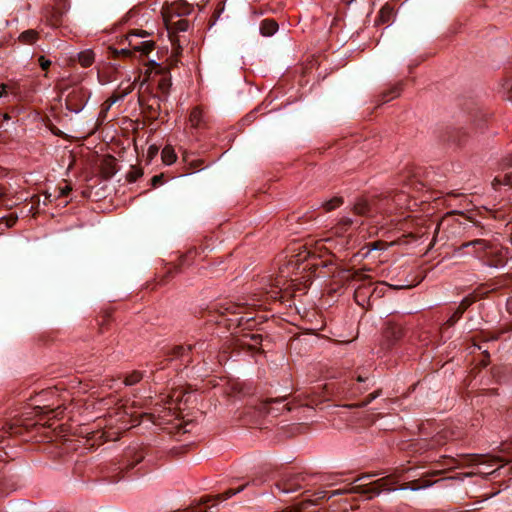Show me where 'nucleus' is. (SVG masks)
<instances>
[{"mask_svg": "<svg viewBox=\"0 0 512 512\" xmlns=\"http://www.w3.org/2000/svg\"><path fill=\"white\" fill-rule=\"evenodd\" d=\"M165 24L167 27V30L170 33H178V32H184L187 31L189 27V22L186 19H178L174 21L172 18L166 19Z\"/></svg>", "mask_w": 512, "mask_h": 512, "instance_id": "obj_21", "label": "nucleus"}, {"mask_svg": "<svg viewBox=\"0 0 512 512\" xmlns=\"http://www.w3.org/2000/svg\"><path fill=\"white\" fill-rule=\"evenodd\" d=\"M510 278V276L508 274H504V275H501L498 279H497V283L500 284V285H503L504 282Z\"/></svg>", "mask_w": 512, "mask_h": 512, "instance_id": "obj_53", "label": "nucleus"}, {"mask_svg": "<svg viewBox=\"0 0 512 512\" xmlns=\"http://www.w3.org/2000/svg\"><path fill=\"white\" fill-rule=\"evenodd\" d=\"M401 87L399 85H395L391 87L389 90L384 91L381 94V101L382 103L388 102L394 97H397L400 94Z\"/></svg>", "mask_w": 512, "mask_h": 512, "instance_id": "obj_30", "label": "nucleus"}, {"mask_svg": "<svg viewBox=\"0 0 512 512\" xmlns=\"http://www.w3.org/2000/svg\"><path fill=\"white\" fill-rule=\"evenodd\" d=\"M74 435H76V434L72 433L70 427H68V425L66 424V434H65V437H66V453L68 451H70V450H76V446L73 444L74 440L70 439V436H74Z\"/></svg>", "mask_w": 512, "mask_h": 512, "instance_id": "obj_39", "label": "nucleus"}, {"mask_svg": "<svg viewBox=\"0 0 512 512\" xmlns=\"http://www.w3.org/2000/svg\"><path fill=\"white\" fill-rule=\"evenodd\" d=\"M474 248L476 257L486 266L491 268H503L507 265L510 256V249L500 244H492L483 239H475L465 242L462 248Z\"/></svg>", "mask_w": 512, "mask_h": 512, "instance_id": "obj_4", "label": "nucleus"}, {"mask_svg": "<svg viewBox=\"0 0 512 512\" xmlns=\"http://www.w3.org/2000/svg\"><path fill=\"white\" fill-rule=\"evenodd\" d=\"M462 134H464V133L461 131L449 130L446 133V136L443 138V141L461 143L460 135H462Z\"/></svg>", "mask_w": 512, "mask_h": 512, "instance_id": "obj_37", "label": "nucleus"}, {"mask_svg": "<svg viewBox=\"0 0 512 512\" xmlns=\"http://www.w3.org/2000/svg\"><path fill=\"white\" fill-rule=\"evenodd\" d=\"M463 312L460 311L458 308L454 310L452 315L448 318V320L444 323V328H450L453 327L463 316Z\"/></svg>", "mask_w": 512, "mask_h": 512, "instance_id": "obj_33", "label": "nucleus"}, {"mask_svg": "<svg viewBox=\"0 0 512 512\" xmlns=\"http://www.w3.org/2000/svg\"><path fill=\"white\" fill-rule=\"evenodd\" d=\"M500 371V368H494L493 369V375L496 377L497 373Z\"/></svg>", "mask_w": 512, "mask_h": 512, "instance_id": "obj_62", "label": "nucleus"}, {"mask_svg": "<svg viewBox=\"0 0 512 512\" xmlns=\"http://www.w3.org/2000/svg\"><path fill=\"white\" fill-rule=\"evenodd\" d=\"M184 5H185L186 10L183 13H189V6L187 4H184Z\"/></svg>", "mask_w": 512, "mask_h": 512, "instance_id": "obj_63", "label": "nucleus"}, {"mask_svg": "<svg viewBox=\"0 0 512 512\" xmlns=\"http://www.w3.org/2000/svg\"><path fill=\"white\" fill-rule=\"evenodd\" d=\"M314 478V475L303 471H287L275 484V489L279 494L287 495L312 485Z\"/></svg>", "mask_w": 512, "mask_h": 512, "instance_id": "obj_6", "label": "nucleus"}, {"mask_svg": "<svg viewBox=\"0 0 512 512\" xmlns=\"http://www.w3.org/2000/svg\"><path fill=\"white\" fill-rule=\"evenodd\" d=\"M483 355L485 359L482 360L481 364L483 367L487 366L489 363L490 354L487 350L483 351Z\"/></svg>", "mask_w": 512, "mask_h": 512, "instance_id": "obj_51", "label": "nucleus"}, {"mask_svg": "<svg viewBox=\"0 0 512 512\" xmlns=\"http://www.w3.org/2000/svg\"><path fill=\"white\" fill-rule=\"evenodd\" d=\"M148 32L145 30H139L138 32H133L129 36H137V37H146Z\"/></svg>", "mask_w": 512, "mask_h": 512, "instance_id": "obj_52", "label": "nucleus"}, {"mask_svg": "<svg viewBox=\"0 0 512 512\" xmlns=\"http://www.w3.org/2000/svg\"><path fill=\"white\" fill-rule=\"evenodd\" d=\"M486 296V293L484 292H481L480 289H476L475 291H473L472 293L468 294L467 296H465L462 301L460 302V304L458 305V309L460 311H462L463 313H465V311L471 306L473 305L476 301L484 298Z\"/></svg>", "mask_w": 512, "mask_h": 512, "instance_id": "obj_19", "label": "nucleus"}, {"mask_svg": "<svg viewBox=\"0 0 512 512\" xmlns=\"http://www.w3.org/2000/svg\"><path fill=\"white\" fill-rule=\"evenodd\" d=\"M48 407H49L48 405H44V406H39V405H37V406L35 407V409L37 410V413H46V412L44 411V409H46V408H48Z\"/></svg>", "mask_w": 512, "mask_h": 512, "instance_id": "obj_57", "label": "nucleus"}, {"mask_svg": "<svg viewBox=\"0 0 512 512\" xmlns=\"http://www.w3.org/2000/svg\"><path fill=\"white\" fill-rule=\"evenodd\" d=\"M65 189H66V198L68 197L69 195V192L72 190V187L71 185L68 183V181L66 180V186H65Z\"/></svg>", "mask_w": 512, "mask_h": 512, "instance_id": "obj_59", "label": "nucleus"}, {"mask_svg": "<svg viewBox=\"0 0 512 512\" xmlns=\"http://www.w3.org/2000/svg\"><path fill=\"white\" fill-rule=\"evenodd\" d=\"M94 437L96 439H102L104 442L115 439L112 437V435L109 432H101L100 434L97 433Z\"/></svg>", "mask_w": 512, "mask_h": 512, "instance_id": "obj_46", "label": "nucleus"}, {"mask_svg": "<svg viewBox=\"0 0 512 512\" xmlns=\"http://www.w3.org/2000/svg\"><path fill=\"white\" fill-rule=\"evenodd\" d=\"M160 101L161 100H159V96H155L154 103L144 106L143 101L141 99L139 100L140 105L144 108L146 116L152 121L158 119L161 110Z\"/></svg>", "mask_w": 512, "mask_h": 512, "instance_id": "obj_20", "label": "nucleus"}, {"mask_svg": "<svg viewBox=\"0 0 512 512\" xmlns=\"http://www.w3.org/2000/svg\"><path fill=\"white\" fill-rule=\"evenodd\" d=\"M143 378V373L140 371H133L125 377L124 383L128 386L138 383Z\"/></svg>", "mask_w": 512, "mask_h": 512, "instance_id": "obj_35", "label": "nucleus"}, {"mask_svg": "<svg viewBox=\"0 0 512 512\" xmlns=\"http://www.w3.org/2000/svg\"><path fill=\"white\" fill-rule=\"evenodd\" d=\"M356 381L352 388V395L354 396L356 392L361 393L364 390L369 389L370 387L374 386L375 381L373 377H370L369 374H367L364 370L360 372H356Z\"/></svg>", "mask_w": 512, "mask_h": 512, "instance_id": "obj_14", "label": "nucleus"}, {"mask_svg": "<svg viewBox=\"0 0 512 512\" xmlns=\"http://www.w3.org/2000/svg\"><path fill=\"white\" fill-rule=\"evenodd\" d=\"M257 485H258V480L253 479L252 481H248L236 488H229L225 492L217 494L213 497L206 496L202 499L201 503H199L195 507H192L189 512H207V508H205L204 505H206L211 500H214L215 502L225 501V500L233 497L234 495L244 491L247 487L257 486Z\"/></svg>", "mask_w": 512, "mask_h": 512, "instance_id": "obj_10", "label": "nucleus"}, {"mask_svg": "<svg viewBox=\"0 0 512 512\" xmlns=\"http://www.w3.org/2000/svg\"><path fill=\"white\" fill-rule=\"evenodd\" d=\"M449 220H450V218H449V217H445V218L441 219V220L436 224V226H435V228H434V232H433V233H434V237H433V241H432L431 245H433V244H434V242H435V240H436V237H437V235H438V233H439L440 228H441V227H444V226L449 222Z\"/></svg>", "mask_w": 512, "mask_h": 512, "instance_id": "obj_42", "label": "nucleus"}, {"mask_svg": "<svg viewBox=\"0 0 512 512\" xmlns=\"http://www.w3.org/2000/svg\"><path fill=\"white\" fill-rule=\"evenodd\" d=\"M156 74L160 76L158 80V89L161 92L159 100H166L172 85L170 67H162L161 65L155 64Z\"/></svg>", "mask_w": 512, "mask_h": 512, "instance_id": "obj_13", "label": "nucleus"}, {"mask_svg": "<svg viewBox=\"0 0 512 512\" xmlns=\"http://www.w3.org/2000/svg\"><path fill=\"white\" fill-rule=\"evenodd\" d=\"M111 54L113 57H119V56L130 57L132 55V52L129 49L123 48L121 50H118L116 48H113V49H111Z\"/></svg>", "mask_w": 512, "mask_h": 512, "instance_id": "obj_43", "label": "nucleus"}, {"mask_svg": "<svg viewBox=\"0 0 512 512\" xmlns=\"http://www.w3.org/2000/svg\"><path fill=\"white\" fill-rule=\"evenodd\" d=\"M132 90V87L129 86L126 90H124L122 93L115 92L113 93L106 101L112 106L116 102L124 99L126 95H128Z\"/></svg>", "mask_w": 512, "mask_h": 512, "instance_id": "obj_36", "label": "nucleus"}, {"mask_svg": "<svg viewBox=\"0 0 512 512\" xmlns=\"http://www.w3.org/2000/svg\"><path fill=\"white\" fill-rule=\"evenodd\" d=\"M394 16V8L389 3H386L379 11L376 22L385 24L388 23Z\"/></svg>", "mask_w": 512, "mask_h": 512, "instance_id": "obj_24", "label": "nucleus"}, {"mask_svg": "<svg viewBox=\"0 0 512 512\" xmlns=\"http://www.w3.org/2000/svg\"><path fill=\"white\" fill-rule=\"evenodd\" d=\"M483 458L482 455H465V456H462L461 460L462 463H467V464H478L480 463V460Z\"/></svg>", "mask_w": 512, "mask_h": 512, "instance_id": "obj_40", "label": "nucleus"}, {"mask_svg": "<svg viewBox=\"0 0 512 512\" xmlns=\"http://www.w3.org/2000/svg\"><path fill=\"white\" fill-rule=\"evenodd\" d=\"M344 203V200L342 197L336 196L328 201H324L321 206L324 208L326 212H330L334 210L335 208L341 206Z\"/></svg>", "mask_w": 512, "mask_h": 512, "instance_id": "obj_29", "label": "nucleus"}, {"mask_svg": "<svg viewBox=\"0 0 512 512\" xmlns=\"http://www.w3.org/2000/svg\"><path fill=\"white\" fill-rule=\"evenodd\" d=\"M116 171H117V169H116V164H115L114 158H110L103 163L102 174L106 179H109L112 176H114Z\"/></svg>", "mask_w": 512, "mask_h": 512, "instance_id": "obj_26", "label": "nucleus"}, {"mask_svg": "<svg viewBox=\"0 0 512 512\" xmlns=\"http://www.w3.org/2000/svg\"><path fill=\"white\" fill-rule=\"evenodd\" d=\"M200 112L197 109H194L190 115V119L193 123H197L199 119Z\"/></svg>", "mask_w": 512, "mask_h": 512, "instance_id": "obj_48", "label": "nucleus"}, {"mask_svg": "<svg viewBox=\"0 0 512 512\" xmlns=\"http://www.w3.org/2000/svg\"><path fill=\"white\" fill-rule=\"evenodd\" d=\"M503 165L505 167H512V155H510L504 159Z\"/></svg>", "mask_w": 512, "mask_h": 512, "instance_id": "obj_54", "label": "nucleus"}, {"mask_svg": "<svg viewBox=\"0 0 512 512\" xmlns=\"http://www.w3.org/2000/svg\"><path fill=\"white\" fill-rule=\"evenodd\" d=\"M223 10H224V6L220 3L218 5V8L216 9V11L214 12V15H213L214 21H216V19L220 16V14L223 12Z\"/></svg>", "mask_w": 512, "mask_h": 512, "instance_id": "obj_50", "label": "nucleus"}, {"mask_svg": "<svg viewBox=\"0 0 512 512\" xmlns=\"http://www.w3.org/2000/svg\"><path fill=\"white\" fill-rule=\"evenodd\" d=\"M244 306L231 301H221L209 305L201 317L208 322L223 324L228 329L242 328L243 330H253L257 325V320L244 313Z\"/></svg>", "mask_w": 512, "mask_h": 512, "instance_id": "obj_2", "label": "nucleus"}, {"mask_svg": "<svg viewBox=\"0 0 512 512\" xmlns=\"http://www.w3.org/2000/svg\"><path fill=\"white\" fill-rule=\"evenodd\" d=\"M511 330H512L511 327L503 328V329L499 330L498 332H491V331L483 330L477 336H475L473 340H474V342H476V341H478V342L496 341L501 337L502 334L507 333ZM474 345L477 346L478 349H481L480 345H477L476 343H474Z\"/></svg>", "mask_w": 512, "mask_h": 512, "instance_id": "obj_17", "label": "nucleus"}, {"mask_svg": "<svg viewBox=\"0 0 512 512\" xmlns=\"http://www.w3.org/2000/svg\"><path fill=\"white\" fill-rule=\"evenodd\" d=\"M286 399V397L266 398L260 401L257 408L260 413L277 417L282 414L284 410L288 412L293 410L291 403H285Z\"/></svg>", "mask_w": 512, "mask_h": 512, "instance_id": "obj_11", "label": "nucleus"}, {"mask_svg": "<svg viewBox=\"0 0 512 512\" xmlns=\"http://www.w3.org/2000/svg\"><path fill=\"white\" fill-rule=\"evenodd\" d=\"M197 345H178L172 348H164L161 350L163 360H155L151 366H153L156 370H161L165 368V362H169L172 360H180L182 363L191 362L190 352L193 348H196Z\"/></svg>", "mask_w": 512, "mask_h": 512, "instance_id": "obj_9", "label": "nucleus"}, {"mask_svg": "<svg viewBox=\"0 0 512 512\" xmlns=\"http://www.w3.org/2000/svg\"><path fill=\"white\" fill-rule=\"evenodd\" d=\"M431 174L432 172L426 171L422 167H414L409 170V177L413 185L420 184L424 186L430 183L432 181Z\"/></svg>", "mask_w": 512, "mask_h": 512, "instance_id": "obj_15", "label": "nucleus"}, {"mask_svg": "<svg viewBox=\"0 0 512 512\" xmlns=\"http://www.w3.org/2000/svg\"><path fill=\"white\" fill-rule=\"evenodd\" d=\"M404 324L395 319H387L383 328V342L381 349L385 351L392 350L404 337Z\"/></svg>", "mask_w": 512, "mask_h": 512, "instance_id": "obj_8", "label": "nucleus"}, {"mask_svg": "<svg viewBox=\"0 0 512 512\" xmlns=\"http://www.w3.org/2000/svg\"><path fill=\"white\" fill-rule=\"evenodd\" d=\"M112 106L107 102L105 101L102 106H101V111L99 113V119H101L102 121L105 120L106 116H107V113L108 111L110 110Z\"/></svg>", "mask_w": 512, "mask_h": 512, "instance_id": "obj_44", "label": "nucleus"}, {"mask_svg": "<svg viewBox=\"0 0 512 512\" xmlns=\"http://www.w3.org/2000/svg\"><path fill=\"white\" fill-rule=\"evenodd\" d=\"M94 60V54L91 50L82 51L77 53L76 55H71L69 58H66V65L71 63H75L78 61L83 67H89Z\"/></svg>", "mask_w": 512, "mask_h": 512, "instance_id": "obj_18", "label": "nucleus"}, {"mask_svg": "<svg viewBox=\"0 0 512 512\" xmlns=\"http://www.w3.org/2000/svg\"><path fill=\"white\" fill-rule=\"evenodd\" d=\"M7 88L8 86L6 84H0V98L8 96Z\"/></svg>", "mask_w": 512, "mask_h": 512, "instance_id": "obj_49", "label": "nucleus"}, {"mask_svg": "<svg viewBox=\"0 0 512 512\" xmlns=\"http://www.w3.org/2000/svg\"><path fill=\"white\" fill-rule=\"evenodd\" d=\"M163 182H164V175L163 174L155 175L151 179V183H152L153 187H157V186L163 184Z\"/></svg>", "mask_w": 512, "mask_h": 512, "instance_id": "obj_45", "label": "nucleus"}, {"mask_svg": "<svg viewBox=\"0 0 512 512\" xmlns=\"http://www.w3.org/2000/svg\"><path fill=\"white\" fill-rule=\"evenodd\" d=\"M39 64L43 70H46L51 65V61L46 59L44 56H40Z\"/></svg>", "mask_w": 512, "mask_h": 512, "instance_id": "obj_47", "label": "nucleus"}, {"mask_svg": "<svg viewBox=\"0 0 512 512\" xmlns=\"http://www.w3.org/2000/svg\"><path fill=\"white\" fill-rule=\"evenodd\" d=\"M141 174H142L141 172H137V174H136V175H133V176L131 175V176H129V181H131V182H132V181H135V180L137 179V177H138V176H140Z\"/></svg>", "mask_w": 512, "mask_h": 512, "instance_id": "obj_60", "label": "nucleus"}, {"mask_svg": "<svg viewBox=\"0 0 512 512\" xmlns=\"http://www.w3.org/2000/svg\"><path fill=\"white\" fill-rule=\"evenodd\" d=\"M125 464L124 467H120L117 464H113L111 466H107L106 470H102L105 474V477L108 479L110 483H117L121 476L120 474L124 471L132 470L138 463H140L144 458L145 454L142 450L136 448H130L125 453Z\"/></svg>", "mask_w": 512, "mask_h": 512, "instance_id": "obj_7", "label": "nucleus"}, {"mask_svg": "<svg viewBox=\"0 0 512 512\" xmlns=\"http://www.w3.org/2000/svg\"><path fill=\"white\" fill-rule=\"evenodd\" d=\"M381 394H382V390L378 389V390L370 393L364 400L357 402V403L351 405L350 407L363 408V407L367 406L368 404H370L374 399L379 397Z\"/></svg>", "mask_w": 512, "mask_h": 512, "instance_id": "obj_31", "label": "nucleus"}, {"mask_svg": "<svg viewBox=\"0 0 512 512\" xmlns=\"http://www.w3.org/2000/svg\"><path fill=\"white\" fill-rule=\"evenodd\" d=\"M52 393H53V391H52V390L42 391V392L38 395V397H40V398H45V396H47L48 394H52Z\"/></svg>", "mask_w": 512, "mask_h": 512, "instance_id": "obj_58", "label": "nucleus"}, {"mask_svg": "<svg viewBox=\"0 0 512 512\" xmlns=\"http://www.w3.org/2000/svg\"><path fill=\"white\" fill-rule=\"evenodd\" d=\"M417 470V467H408L406 469L397 468L393 474L387 475L369 483H365L364 481L370 479L373 475L365 474L356 480V482H360L359 484L350 486L348 489H336L332 491L320 490L314 492L311 495H306V498L301 502L299 506L290 508L286 512H319V510L315 508L310 509V507L318 504V502L324 498L329 499L340 495L349 496L353 494H359L365 496L367 499H372L373 497L379 495L382 491H390L394 489V485L398 483L400 479L407 480L401 487L402 489H410L415 491L431 486L433 483L423 477L412 479L416 476H419V474L416 473Z\"/></svg>", "mask_w": 512, "mask_h": 512, "instance_id": "obj_1", "label": "nucleus"}, {"mask_svg": "<svg viewBox=\"0 0 512 512\" xmlns=\"http://www.w3.org/2000/svg\"><path fill=\"white\" fill-rule=\"evenodd\" d=\"M190 395L191 393L187 390H185L184 388H176L174 390H172V392L170 393V399L171 401L179 404V403H187L189 401V398H190Z\"/></svg>", "mask_w": 512, "mask_h": 512, "instance_id": "obj_22", "label": "nucleus"}, {"mask_svg": "<svg viewBox=\"0 0 512 512\" xmlns=\"http://www.w3.org/2000/svg\"><path fill=\"white\" fill-rule=\"evenodd\" d=\"M278 30V24L273 19H265L260 24V33L263 36H272Z\"/></svg>", "mask_w": 512, "mask_h": 512, "instance_id": "obj_23", "label": "nucleus"}, {"mask_svg": "<svg viewBox=\"0 0 512 512\" xmlns=\"http://www.w3.org/2000/svg\"><path fill=\"white\" fill-rule=\"evenodd\" d=\"M161 156H162L163 162L167 165L174 163L177 158L174 150L168 146L162 150Z\"/></svg>", "mask_w": 512, "mask_h": 512, "instance_id": "obj_32", "label": "nucleus"}, {"mask_svg": "<svg viewBox=\"0 0 512 512\" xmlns=\"http://www.w3.org/2000/svg\"><path fill=\"white\" fill-rule=\"evenodd\" d=\"M394 244H396V242L387 243V242L378 240V241L369 243L368 247L370 248V250H385L389 246H392Z\"/></svg>", "mask_w": 512, "mask_h": 512, "instance_id": "obj_38", "label": "nucleus"}, {"mask_svg": "<svg viewBox=\"0 0 512 512\" xmlns=\"http://www.w3.org/2000/svg\"><path fill=\"white\" fill-rule=\"evenodd\" d=\"M17 219H18V217L16 215L11 214L7 217H2L0 219V223H4L6 225V227L10 228L15 225V223L17 222Z\"/></svg>", "mask_w": 512, "mask_h": 512, "instance_id": "obj_41", "label": "nucleus"}, {"mask_svg": "<svg viewBox=\"0 0 512 512\" xmlns=\"http://www.w3.org/2000/svg\"><path fill=\"white\" fill-rule=\"evenodd\" d=\"M89 97V92L81 86H72L66 95V109L78 113L80 112Z\"/></svg>", "mask_w": 512, "mask_h": 512, "instance_id": "obj_12", "label": "nucleus"}, {"mask_svg": "<svg viewBox=\"0 0 512 512\" xmlns=\"http://www.w3.org/2000/svg\"><path fill=\"white\" fill-rule=\"evenodd\" d=\"M241 346L247 348L252 353H263L261 349L262 335L260 334H246L243 336Z\"/></svg>", "mask_w": 512, "mask_h": 512, "instance_id": "obj_16", "label": "nucleus"}, {"mask_svg": "<svg viewBox=\"0 0 512 512\" xmlns=\"http://www.w3.org/2000/svg\"><path fill=\"white\" fill-rule=\"evenodd\" d=\"M506 307L509 313H512V296L507 299Z\"/></svg>", "mask_w": 512, "mask_h": 512, "instance_id": "obj_55", "label": "nucleus"}, {"mask_svg": "<svg viewBox=\"0 0 512 512\" xmlns=\"http://www.w3.org/2000/svg\"><path fill=\"white\" fill-rule=\"evenodd\" d=\"M352 224H353L352 219L342 218L335 227L336 233H338V234L345 233L351 227Z\"/></svg>", "mask_w": 512, "mask_h": 512, "instance_id": "obj_34", "label": "nucleus"}, {"mask_svg": "<svg viewBox=\"0 0 512 512\" xmlns=\"http://www.w3.org/2000/svg\"><path fill=\"white\" fill-rule=\"evenodd\" d=\"M37 39L38 32L33 29L26 30L19 35V40L24 44H33Z\"/></svg>", "mask_w": 512, "mask_h": 512, "instance_id": "obj_27", "label": "nucleus"}, {"mask_svg": "<svg viewBox=\"0 0 512 512\" xmlns=\"http://www.w3.org/2000/svg\"><path fill=\"white\" fill-rule=\"evenodd\" d=\"M50 413H53V417H49L47 421L44 422H26L25 420H15L13 423L6 424L0 430V439H4L8 435H16L22 434V427L25 429H29L30 427H34L37 430L47 427L51 429L52 433L55 437H62L63 431V423L60 419H56V417L62 412L55 413L54 410H50Z\"/></svg>", "mask_w": 512, "mask_h": 512, "instance_id": "obj_5", "label": "nucleus"}, {"mask_svg": "<svg viewBox=\"0 0 512 512\" xmlns=\"http://www.w3.org/2000/svg\"><path fill=\"white\" fill-rule=\"evenodd\" d=\"M129 45L132 46L133 50L141 52L142 55H148L154 49L153 41H142L139 44H133L132 40H129Z\"/></svg>", "mask_w": 512, "mask_h": 512, "instance_id": "obj_25", "label": "nucleus"}, {"mask_svg": "<svg viewBox=\"0 0 512 512\" xmlns=\"http://www.w3.org/2000/svg\"><path fill=\"white\" fill-rule=\"evenodd\" d=\"M89 434V431H88V428H81L80 431H79V436H81L82 438H85V435Z\"/></svg>", "mask_w": 512, "mask_h": 512, "instance_id": "obj_56", "label": "nucleus"}, {"mask_svg": "<svg viewBox=\"0 0 512 512\" xmlns=\"http://www.w3.org/2000/svg\"><path fill=\"white\" fill-rule=\"evenodd\" d=\"M407 237H411L413 240H416L420 237L418 234L410 233Z\"/></svg>", "mask_w": 512, "mask_h": 512, "instance_id": "obj_61", "label": "nucleus"}, {"mask_svg": "<svg viewBox=\"0 0 512 512\" xmlns=\"http://www.w3.org/2000/svg\"><path fill=\"white\" fill-rule=\"evenodd\" d=\"M492 185L495 188L501 185L512 186V172H507L504 175L496 176L492 182Z\"/></svg>", "mask_w": 512, "mask_h": 512, "instance_id": "obj_28", "label": "nucleus"}, {"mask_svg": "<svg viewBox=\"0 0 512 512\" xmlns=\"http://www.w3.org/2000/svg\"><path fill=\"white\" fill-rule=\"evenodd\" d=\"M509 95H510V96H509V97H510V99L512 100V87H511V88H510V90H509Z\"/></svg>", "mask_w": 512, "mask_h": 512, "instance_id": "obj_64", "label": "nucleus"}, {"mask_svg": "<svg viewBox=\"0 0 512 512\" xmlns=\"http://www.w3.org/2000/svg\"><path fill=\"white\" fill-rule=\"evenodd\" d=\"M407 196L405 193H387L371 198L361 197L356 200L353 206L354 214L373 218L377 215H390L398 208H403L406 204Z\"/></svg>", "mask_w": 512, "mask_h": 512, "instance_id": "obj_3", "label": "nucleus"}]
</instances>
